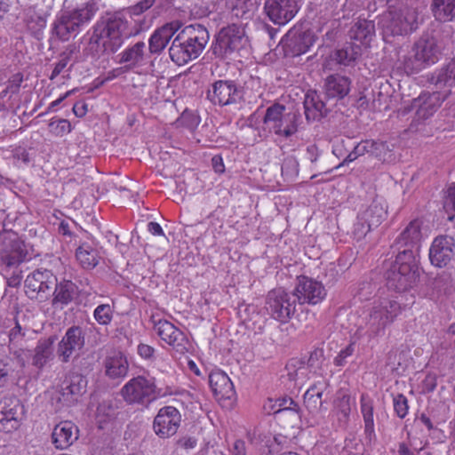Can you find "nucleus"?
Masks as SVG:
<instances>
[{
	"mask_svg": "<svg viewBox=\"0 0 455 455\" xmlns=\"http://www.w3.org/2000/svg\"><path fill=\"white\" fill-rule=\"evenodd\" d=\"M402 310L401 303L396 298L379 297L363 310L358 323V331L369 338L383 336L386 329L394 323Z\"/></svg>",
	"mask_w": 455,
	"mask_h": 455,
	"instance_id": "f257e3e1",
	"label": "nucleus"
},
{
	"mask_svg": "<svg viewBox=\"0 0 455 455\" xmlns=\"http://www.w3.org/2000/svg\"><path fill=\"white\" fill-rule=\"evenodd\" d=\"M402 310L401 303L396 298L379 297L363 310L358 323V331L369 338L383 336L386 329L394 323Z\"/></svg>",
	"mask_w": 455,
	"mask_h": 455,
	"instance_id": "f03ea898",
	"label": "nucleus"
},
{
	"mask_svg": "<svg viewBox=\"0 0 455 455\" xmlns=\"http://www.w3.org/2000/svg\"><path fill=\"white\" fill-rule=\"evenodd\" d=\"M210 40L208 29L201 24L183 28L172 40L169 48L171 60L179 66L197 59Z\"/></svg>",
	"mask_w": 455,
	"mask_h": 455,
	"instance_id": "7ed1b4c3",
	"label": "nucleus"
},
{
	"mask_svg": "<svg viewBox=\"0 0 455 455\" xmlns=\"http://www.w3.org/2000/svg\"><path fill=\"white\" fill-rule=\"evenodd\" d=\"M97 11V4L88 2L73 10L61 12L52 23V37L61 42L68 41L79 33L80 28L88 23Z\"/></svg>",
	"mask_w": 455,
	"mask_h": 455,
	"instance_id": "20e7f679",
	"label": "nucleus"
},
{
	"mask_svg": "<svg viewBox=\"0 0 455 455\" xmlns=\"http://www.w3.org/2000/svg\"><path fill=\"white\" fill-rule=\"evenodd\" d=\"M97 11V4L88 2L73 10L61 12L52 23V37L61 42L68 41L79 33L80 28L88 23Z\"/></svg>",
	"mask_w": 455,
	"mask_h": 455,
	"instance_id": "39448f33",
	"label": "nucleus"
},
{
	"mask_svg": "<svg viewBox=\"0 0 455 455\" xmlns=\"http://www.w3.org/2000/svg\"><path fill=\"white\" fill-rule=\"evenodd\" d=\"M260 79L254 76H250L243 88L233 80H218L207 91V99L214 105L224 107L236 104L249 89L255 91V98L260 96Z\"/></svg>",
	"mask_w": 455,
	"mask_h": 455,
	"instance_id": "423d86ee",
	"label": "nucleus"
},
{
	"mask_svg": "<svg viewBox=\"0 0 455 455\" xmlns=\"http://www.w3.org/2000/svg\"><path fill=\"white\" fill-rule=\"evenodd\" d=\"M418 263L419 259H415L411 254H397L386 273L387 287L399 292L412 287L418 277Z\"/></svg>",
	"mask_w": 455,
	"mask_h": 455,
	"instance_id": "0eeeda50",
	"label": "nucleus"
},
{
	"mask_svg": "<svg viewBox=\"0 0 455 455\" xmlns=\"http://www.w3.org/2000/svg\"><path fill=\"white\" fill-rule=\"evenodd\" d=\"M416 20V12L410 8L385 12L379 19L383 39L388 42L391 37L406 35L415 30Z\"/></svg>",
	"mask_w": 455,
	"mask_h": 455,
	"instance_id": "6e6552de",
	"label": "nucleus"
},
{
	"mask_svg": "<svg viewBox=\"0 0 455 455\" xmlns=\"http://www.w3.org/2000/svg\"><path fill=\"white\" fill-rule=\"evenodd\" d=\"M121 395L129 404L148 406L160 395L155 378L139 375L130 379L121 389Z\"/></svg>",
	"mask_w": 455,
	"mask_h": 455,
	"instance_id": "1a4fd4ad",
	"label": "nucleus"
},
{
	"mask_svg": "<svg viewBox=\"0 0 455 455\" xmlns=\"http://www.w3.org/2000/svg\"><path fill=\"white\" fill-rule=\"evenodd\" d=\"M247 43L243 28L230 24L222 28L212 44V53L221 60L229 58L242 50Z\"/></svg>",
	"mask_w": 455,
	"mask_h": 455,
	"instance_id": "9d476101",
	"label": "nucleus"
},
{
	"mask_svg": "<svg viewBox=\"0 0 455 455\" xmlns=\"http://www.w3.org/2000/svg\"><path fill=\"white\" fill-rule=\"evenodd\" d=\"M284 110L283 105L273 104L267 108L263 122L270 124L275 134L288 138L297 132L301 123V116L299 111L284 113Z\"/></svg>",
	"mask_w": 455,
	"mask_h": 455,
	"instance_id": "9b49d317",
	"label": "nucleus"
},
{
	"mask_svg": "<svg viewBox=\"0 0 455 455\" xmlns=\"http://www.w3.org/2000/svg\"><path fill=\"white\" fill-rule=\"evenodd\" d=\"M56 282L57 277L51 270L36 269L25 279V293L31 299L45 301L52 296Z\"/></svg>",
	"mask_w": 455,
	"mask_h": 455,
	"instance_id": "f8f14e48",
	"label": "nucleus"
},
{
	"mask_svg": "<svg viewBox=\"0 0 455 455\" xmlns=\"http://www.w3.org/2000/svg\"><path fill=\"white\" fill-rule=\"evenodd\" d=\"M297 300L282 288L270 291L267 297V309L276 320L286 323L296 311Z\"/></svg>",
	"mask_w": 455,
	"mask_h": 455,
	"instance_id": "ddd939ff",
	"label": "nucleus"
},
{
	"mask_svg": "<svg viewBox=\"0 0 455 455\" xmlns=\"http://www.w3.org/2000/svg\"><path fill=\"white\" fill-rule=\"evenodd\" d=\"M93 28L107 46L108 54L116 52L123 45V31L125 28V23L121 18L111 17L106 20L98 21Z\"/></svg>",
	"mask_w": 455,
	"mask_h": 455,
	"instance_id": "4468645a",
	"label": "nucleus"
},
{
	"mask_svg": "<svg viewBox=\"0 0 455 455\" xmlns=\"http://www.w3.org/2000/svg\"><path fill=\"white\" fill-rule=\"evenodd\" d=\"M421 226L422 222L416 219L400 233L392 244V248L397 251V254H411L415 259H418L422 239Z\"/></svg>",
	"mask_w": 455,
	"mask_h": 455,
	"instance_id": "2eb2a0df",
	"label": "nucleus"
},
{
	"mask_svg": "<svg viewBox=\"0 0 455 455\" xmlns=\"http://www.w3.org/2000/svg\"><path fill=\"white\" fill-rule=\"evenodd\" d=\"M314 31L293 28L283 37L281 44L286 57H295L306 53L315 42Z\"/></svg>",
	"mask_w": 455,
	"mask_h": 455,
	"instance_id": "dca6fc26",
	"label": "nucleus"
},
{
	"mask_svg": "<svg viewBox=\"0 0 455 455\" xmlns=\"http://www.w3.org/2000/svg\"><path fill=\"white\" fill-rule=\"evenodd\" d=\"M292 296L300 305H316L326 297V290L321 282L300 275L297 278Z\"/></svg>",
	"mask_w": 455,
	"mask_h": 455,
	"instance_id": "f3484780",
	"label": "nucleus"
},
{
	"mask_svg": "<svg viewBox=\"0 0 455 455\" xmlns=\"http://www.w3.org/2000/svg\"><path fill=\"white\" fill-rule=\"evenodd\" d=\"M85 343L84 332L79 326L69 327L57 345L56 354L61 363H68L79 354Z\"/></svg>",
	"mask_w": 455,
	"mask_h": 455,
	"instance_id": "a211bd4d",
	"label": "nucleus"
},
{
	"mask_svg": "<svg viewBox=\"0 0 455 455\" xmlns=\"http://www.w3.org/2000/svg\"><path fill=\"white\" fill-rule=\"evenodd\" d=\"M24 407L16 396H6L0 401V430L12 432L20 426Z\"/></svg>",
	"mask_w": 455,
	"mask_h": 455,
	"instance_id": "6ab92c4d",
	"label": "nucleus"
},
{
	"mask_svg": "<svg viewBox=\"0 0 455 455\" xmlns=\"http://www.w3.org/2000/svg\"><path fill=\"white\" fill-rule=\"evenodd\" d=\"M299 11L296 0H265L264 12L277 25H285Z\"/></svg>",
	"mask_w": 455,
	"mask_h": 455,
	"instance_id": "aec40b11",
	"label": "nucleus"
},
{
	"mask_svg": "<svg viewBox=\"0 0 455 455\" xmlns=\"http://www.w3.org/2000/svg\"><path fill=\"white\" fill-rule=\"evenodd\" d=\"M180 421V411L173 406H165L155 417L153 428L159 437L168 438L177 433Z\"/></svg>",
	"mask_w": 455,
	"mask_h": 455,
	"instance_id": "412c9836",
	"label": "nucleus"
},
{
	"mask_svg": "<svg viewBox=\"0 0 455 455\" xmlns=\"http://www.w3.org/2000/svg\"><path fill=\"white\" fill-rule=\"evenodd\" d=\"M455 240L449 235H440L435 238L429 249V259L432 265L443 267L453 259Z\"/></svg>",
	"mask_w": 455,
	"mask_h": 455,
	"instance_id": "4be33fe9",
	"label": "nucleus"
},
{
	"mask_svg": "<svg viewBox=\"0 0 455 455\" xmlns=\"http://www.w3.org/2000/svg\"><path fill=\"white\" fill-rule=\"evenodd\" d=\"M426 80L430 85H433L434 89L441 92V94L447 98L451 88L455 87V60L427 74Z\"/></svg>",
	"mask_w": 455,
	"mask_h": 455,
	"instance_id": "5701e85b",
	"label": "nucleus"
},
{
	"mask_svg": "<svg viewBox=\"0 0 455 455\" xmlns=\"http://www.w3.org/2000/svg\"><path fill=\"white\" fill-rule=\"evenodd\" d=\"M446 99L441 92H424L412 100V108L416 110L418 120H426L432 116Z\"/></svg>",
	"mask_w": 455,
	"mask_h": 455,
	"instance_id": "b1692460",
	"label": "nucleus"
},
{
	"mask_svg": "<svg viewBox=\"0 0 455 455\" xmlns=\"http://www.w3.org/2000/svg\"><path fill=\"white\" fill-rule=\"evenodd\" d=\"M180 28V22L172 21L156 29L148 40V49L150 53L160 54Z\"/></svg>",
	"mask_w": 455,
	"mask_h": 455,
	"instance_id": "393cba45",
	"label": "nucleus"
},
{
	"mask_svg": "<svg viewBox=\"0 0 455 455\" xmlns=\"http://www.w3.org/2000/svg\"><path fill=\"white\" fill-rule=\"evenodd\" d=\"M209 383L218 400H233L235 397L234 384L224 371H212L209 375Z\"/></svg>",
	"mask_w": 455,
	"mask_h": 455,
	"instance_id": "a878e982",
	"label": "nucleus"
},
{
	"mask_svg": "<svg viewBox=\"0 0 455 455\" xmlns=\"http://www.w3.org/2000/svg\"><path fill=\"white\" fill-rule=\"evenodd\" d=\"M351 79L339 74H332L324 79L323 91L329 100H342L350 92Z\"/></svg>",
	"mask_w": 455,
	"mask_h": 455,
	"instance_id": "bb28decb",
	"label": "nucleus"
},
{
	"mask_svg": "<svg viewBox=\"0 0 455 455\" xmlns=\"http://www.w3.org/2000/svg\"><path fill=\"white\" fill-rule=\"evenodd\" d=\"M78 427L66 420L57 424L52 433V443L57 449H66L78 439Z\"/></svg>",
	"mask_w": 455,
	"mask_h": 455,
	"instance_id": "cd10ccee",
	"label": "nucleus"
},
{
	"mask_svg": "<svg viewBox=\"0 0 455 455\" xmlns=\"http://www.w3.org/2000/svg\"><path fill=\"white\" fill-rule=\"evenodd\" d=\"M304 112L307 122L319 121L330 112L326 103L315 91H308L304 99Z\"/></svg>",
	"mask_w": 455,
	"mask_h": 455,
	"instance_id": "c85d7f7f",
	"label": "nucleus"
},
{
	"mask_svg": "<svg viewBox=\"0 0 455 455\" xmlns=\"http://www.w3.org/2000/svg\"><path fill=\"white\" fill-rule=\"evenodd\" d=\"M117 57L118 63L124 64L126 70L140 68L145 64L147 57L146 44L142 41L137 42L124 49Z\"/></svg>",
	"mask_w": 455,
	"mask_h": 455,
	"instance_id": "c756f323",
	"label": "nucleus"
},
{
	"mask_svg": "<svg viewBox=\"0 0 455 455\" xmlns=\"http://www.w3.org/2000/svg\"><path fill=\"white\" fill-rule=\"evenodd\" d=\"M57 340L55 335L40 339L34 348L32 365L42 370L46 363L53 359L54 344Z\"/></svg>",
	"mask_w": 455,
	"mask_h": 455,
	"instance_id": "7c9ffc66",
	"label": "nucleus"
},
{
	"mask_svg": "<svg viewBox=\"0 0 455 455\" xmlns=\"http://www.w3.org/2000/svg\"><path fill=\"white\" fill-rule=\"evenodd\" d=\"M350 39L363 45H369L375 36V24L373 20L359 17L348 31Z\"/></svg>",
	"mask_w": 455,
	"mask_h": 455,
	"instance_id": "2f4dec72",
	"label": "nucleus"
},
{
	"mask_svg": "<svg viewBox=\"0 0 455 455\" xmlns=\"http://www.w3.org/2000/svg\"><path fill=\"white\" fill-rule=\"evenodd\" d=\"M328 387V382L321 379L313 384L304 394V407L311 414L320 411L323 405V395Z\"/></svg>",
	"mask_w": 455,
	"mask_h": 455,
	"instance_id": "473e14b6",
	"label": "nucleus"
},
{
	"mask_svg": "<svg viewBox=\"0 0 455 455\" xmlns=\"http://www.w3.org/2000/svg\"><path fill=\"white\" fill-rule=\"evenodd\" d=\"M77 286L71 281H62L53 286L52 295L53 296L52 304L55 307H63L72 302L77 296Z\"/></svg>",
	"mask_w": 455,
	"mask_h": 455,
	"instance_id": "72a5a7b5",
	"label": "nucleus"
},
{
	"mask_svg": "<svg viewBox=\"0 0 455 455\" xmlns=\"http://www.w3.org/2000/svg\"><path fill=\"white\" fill-rule=\"evenodd\" d=\"M154 330L161 339L167 344L173 347L182 346L185 339L184 333L169 321L159 320L155 323Z\"/></svg>",
	"mask_w": 455,
	"mask_h": 455,
	"instance_id": "f704fd0d",
	"label": "nucleus"
},
{
	"mask_svg": "<svg viewBox=\"0 0 455 455\" xmlns=\"http://www.w3.org/2000/svg\"><path fill=\"white\" fill-rule=\"evenodd\" d=\"M414 46L426 67L438 60L440 49L434 37L423 36L415 43Z\"/></svg>",
	"mask_w": 455,
	"mask_h": 455,
	"instance_id": "c9c22d12",
	"label": "nucleus"
},
{
	"mask_svg": "<svg viewBox=\"0 0 455 455\" xmlns=\"http://www.w3.org/2000/svg\"><path fill=\"white\" fill-rule=\"evenodd\" d=\"M85 380L83 376L74 373L66 378L61 386V395L64 401L73 403L77 396L85 391Z\"/></svg>",
	"mask_w": 455,
	"mask_h": 455,
	"instance_id": "e433bc0d",
	"label": "nucleus"
},
{
	"mask_svg": "<svg viewBox=\"0 0 455 455\" xmlns=\"http://www.w3.org/2000/svg\"><path fill=\"white\" fill-rule=\"evenodd\" d=\"M28 255L24 245L19 241H12L1 254V261L5 268L17 267L22 263Z\"/></svg>",
	"mask_w": 455,
	"mask_h": 455,
	"instance_id": "4c0bfd02",
	"label": "nucleus"
},
{
	"mask_svg": "<svg viewBox=\"0 0 455 455\" xmlns=\"http://www.w3.org/2000/svg\"><path fill=\"white\" fill-rule=\"evenodd\" d=\"M14 325L12 327L6 336L8 339V351L12 353L16 357H20L22 354V347L28 329L14 318Z\"/></svg>",
	"mask_w": 455,
	"mask_h": 455,
	"instance_id": "58836bf2",
	"label": "nucleus"
},
{
	"mask_svg": "<svg viewBox=\"0 0 455 455\" xmlns=\"http://www.w3.org/2000/svg\"><path fill=\"white\" fill-rule=\"evenodd\" d=\"M106 374L112 379L123 378L128 371V362L121 353H115L105 360Z\"/></svg>",
	"mask_w": 455,
	"mask_h": 455,
	"instance_id": "ea45409f",
	"label": "nucleus"
},
{
	"mask_svg": "<svg viewBox=\"0 0 455 455\" xmlns=\"http://www.w3.org/2000/svg\"><path fill=\"white\" fill-rule=\"evenodd\" d=\"M431 11L436 20L451 21L455 20V0H432Z\"/></svg>",
	"mask_w": 455,
	"mask_h": 455,
	"instance_id": "a19ab883",
	"label": "nucleus"
},
{
	"mask_svg": "<svg viewBox=\"0 0 455 455\" xmlns=\"http://www.w3.org/2000/svg\"><path fill=\"white\" fill-rule=\"evenodd\" d=\"M355 400L347 394L339 396L334 402V413L340 427L347 426L349 421L351 407Z\"/></svg>",
	"mask_w": 455,
	"mask_h": 455,
	"instance_id": "79ce46f5",
	"label": "nucleus"
},
{
	"mask_svg": "<svg viewBox=\"0 0 455 455\" xmlns=\"http://www.w3.org/2000/svg\"><path fill=\"white\" fill-rule=\"evenodd\" d=\"M359 55V45L347 44L341 49H338L331 54L330 58L339 65L349 66L355 61Z\"/></svg>",
	"mask_w": 455,
	"mask_h": 455,
	"instance_id": "37998d69",
	"label": "nucleus"
},
{
	"mask_svg": "<svg viewBox=\"0 0 455 455\" xmlns=\"http://www.w3.org/2000/svg\"><path fill=\"white\" fill-rule=\"evenodd\" d=\"M360 214L362 220L376 228L385 220L387 211L380 202L373 200L369 207Z\"/></svg>",
	"mask_w": 455,
	"mask_h": 455,
	"instance_id": "c03bdc74",
	"label": "nucleus"
},
{
	"mask_svg": "<svg viewBox=\"0 0 455 455\" xmlns=\"http://www.w3.org/2000/svg\"><path fill=\"white\" fill-rule=\"evenodd\" d=\"M360 405L364 421V431L371 437L374 434L373 401L368 395L363 394L360 399Z\"/></svg>",
	"mask_w": 455,
	"mask_h": 455,
	"instance_id": "a18cd8bd",
	"label": "nucleus"
},
{
	"mask_svg": "<svg viewBox=\"0 0 455 455\" xmlns=\"http://www.w3.org/2000/svg\"><path fill=\"white\" fill-rule=\"evenodd\" d=\"M76 257L85 269H92L99 263L97 251L89 244H82L76 249Z\"/></svg>",
	"mask_w": 455,
	"mask_h": 455,
	"instance_id": "49530a36",
	"label": "nucleus"
},
{
	"mask_svg": "<svg viewBox=\"0 0 455 455\" xmlns=\"http://www.w3.org/2000/svg\"><path fill=\"white\" fill-rule=\"evenodd\" d=\"M401 66L406 74L419 73L427 68L419 56L415 46H413L411 51L403 57V60H401Z\"/></svg>",
	"mask_w": 455,
	"mask_h": 455,
	"instance_id": "de8ad7c7",
	"label": "nucleus"
},
{
	"mask_svg": "<svg viewBox=\"0 0 455 455\" xmlns=\"http://www.w3.org/2000/svg\"><path fill=\"white\" fill-rule=\"evenodd\" d=\"M86 55H90L92 58H100L104 54H108V48L105 44L101 41L97 32L92 28V33L90 36L87 46L84 49Z\"/></svg>",
	"mask_w": 455,
	"mask_h": 455,
	"instance_id": "09e8293b",
	"label": "nucleus"
},
{
	"mask_svg": "<svg viewBox=\"0 0 455 455\" xmlns=\"http://www.w3.org/2000/svg\"><path fill=\"white\" fill-rule=\"evenodd\" d=\"M231 12L235 18L250 19L253 15L254 3L251 0H235Z\"/></svg>",
	"mask_w": 455,
	"mask_h": 455,
	"instance_id": "8fccbe9b",
	"label": "nucleus"
},
{
	"mask_svg": "<svg viewBox=\"0 0 455 455\" xmlns=\"http://www.w3.org/2000/svg\"><path fill=\"white\" fill-rule=\"evenodd\" d=\"M324 356L322 349H315L310 353L307 362V371L309 370L316 375H323Z\"/></svg>",
	"mask_w": 455,
	"mask_h": 455,
	"instance_id": "3c124183",
	"label": "nucleus"
},
{
	"mask_svg": "<svg viewBox=\"0 0 455 455\" xmlns=\"http://www.w3.org/2000/svg\"><path fill=\"white\" fill-rule=\"evenodd\" d=\"M76 52V46L74 44H69L67 48L60 54V60L55 64V67L50 76V79L53 80L57 77L68 66V62L71 60L74 52Z\"/></svg>",
	"mask_w": 455,
	"mask_h": 455,
	"instance_id": "603ef678",
	"label": "nucleus"
},
{
	"mask_svg": "<svg viewBox=\"0 0 455 455\" xmlns=\"http://www.w3.org/2000/svg\"><path fill=\"white\" fill-rule=\"evenodd\" d=\"M27 26L34 36L40 39L46 26V20L38 14H32L27 19Z\"/></svg>",
	"mask_w": 455,
	"mask_h": 455,
	"instance_id": "864d4df0",
	"label": "nucleus"
},
{
	"mask_svg": "<svg viewBox=\"0 0 455 455\" xmlns=\"http://www.w3.org/2000/svg\"><path fill=\"white\" fill-rule=\"evenodd\" d=\"M287 376L291 381H299L300 378L298 373L305 375L307 373V368L305 363L300 360H291L287 365Z\"/></svg>",
	"mask_w": 455,
	"mask_h": 455,
	"instance_id": "5fc2aeb1",
	"label": "nucleus"
},
{
	"mask_svg": "<svg viewBox=\"0 0 455 455\" xmlns=\"http://www.w3.org/2000/svg\"><path fill=\"white\" fill-rule=\"evenodd\" d=\"M93 315L100 324L107 325L112 320L113 311L108 304H101L94 309Z\"/></svg>",
	"mask_w": 455,
	"mask_h": 455,
	"instance_id": "6e6d98bb",
	"label": "nucleus"
},
{
	"mask_svg": "<svg viewBox=\"0 0 455 455\" xmlns=\"http://www.w3.org/2000/svg\"><path fill=\"white\" fill-rule=\"evenodd\" d=\"M49 129L53 135L61 137L64 134L69 133L72 127L67 119H52L49 124Z\"/></svg>",
	"mask_w": 455,
	"mask_h": 455,
	"instance_id": "4d7b16f0",
	"label": "nucleus"
},
{
	"mask_svg": "<svg viewBox=\"0 0 455 455\" xmlns=\"http://www.w3.org/2000/svg\"><path fill=\"white\" fill-rule=\"evenodd\" d=\"M394 411L400 419H404L408 414V400L403 394H398L393 398Z\"/></svg>",
	"mask_w": 455,
	"mask_h": 455,
	"instance_id": "13d9d810",
	"label": "nucleus"
},
{
	"mask_svg": "<svg viewBox=\"0 0 455 455\" xmlns=\"http://www.w3.org/2000/svg\"><path fill=\"white\" fill-rule=\"evenodd\" d=\"M373 228L371 225L361 220V214L358 216V220L354 226V235L357 240L363 238L371 229Z\"/></svg>",
	"mask_w": 455,
	"mask_h": 455,
	"instance_id": "bf43d9fd",
	"label": "nucleus"
},
{
	"mask_svg": "<svg viewBox=\"0 0 455 455\" xmlns=\"http://www.w3.org/2000/svg\"><path fill=\"white\" fill-rule=\"evenodd\" d=\"M156 0H140L129 8L131 15L139 16L148 10L155 4Z\"/></svg>",
	"mask_w": 455,
	"mask_h": 455,
	"instance_id": "052dcab7",
	"label": "nucleus"
},
{
	"mask_svg": "<svg viewBox=\"0 0 455 455\" xmlns=\"http://www.w3.org/2000/svg\"><path fill=\"white\" fill-rule=\"evenodd\" d=\"M443 208L447 212L450 210L455 211V183L451 184L445 192Z\"/></svg>",
	"mask_w": 455,
	"mask_h": 455,
	"instance_id": "680f3d73",
	"label": "nucleus"
},
{
	"mask_svg": "<svg viewBox=\"0 0 455 455\" xmlns=\"http://www.w3.org/2000/svg\"><path fill=\"white\" fill-rule=\"evenodd\" d=\"M14 159L22 162L24 164H28L31 160L30 154L28 149L22 147H17L12 151Z\"/></svg>",
	"mask_w": 455,
	"mask_h": 455,
	"instance_id": "e2e57ef3",
	"label": "nucleus"
},
{
	"mask_svg": "<svg viewBox=\"0 0 455 455\" xmlns=\"http://www.w3.org/2000/svg\"><path fill=\"white\" fill-rule=\"evenodd\" d=\"M372 148L370 151V154L375 156L376 157H380L383 154H385L388 150V146L385 141H375L371 140Z\"/></svg>",
	"mask_w": 455,
	"mask_h": 455,
	"instance_id": "0e129e2a",
	"label": "nucleus"
},
{
	"mask_svg": "<svg viewBox=\"0 0 455 455\" xmlns=\"http://www.w3.org/2000/svg\"><path fill=\"white\" fill-rule=\"evenodd\" d=\"M354 352V347L352 345L347 346L346 348L342 349L339 355L334 359V363L337 366H342L345 363V360L347 357L350 356Z\"/></svg>",
	"mask_w": 455,
	"mask_h": 455,
	"instance_id": "69168bd1",
	"label": "nucleus"
},
{
	"mask_svg": "<svg viewBox=\"0 0 455 455\" xmlns=\"http://www.w3.org/2000/svg\"><path fill=\"white\" fill-rule=\"evenodd\" d=\"M196 443V439L191 436H183L177 441V446L186 451L194 449Z\"/></svg>",
	"mask_w": 455,
	"mask_h": 455,
	"instance_id": "338daca9",
	"label": "nucleus"
},
{
	"mask_svg": "<svg viewBox=\"0 0 455 455\" xmlns=\"http://www.w3.org/2000/svg\"><path fill=\"white\" fill-rule=\"evenodd\" d=\"M10 366L8 363L0 359V387H4L8 380Z\"/></svg>",
	"mask_w": 455,
	"mask_h": 455,
	"instance_id": "774afa93",
	"label": "nucleus"
}]
</instances>
